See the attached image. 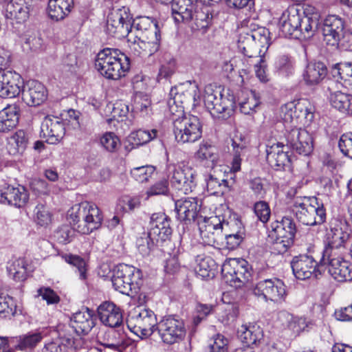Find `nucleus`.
Wrapping results in <instances>:
<instances>
[{"instance_id": "f257e3e1", "label": "nucleus", "mask_w": 352, "mask_h": 352, "mask_svg": "<svg viewBox=\"0 0 352 352\" xmlns=\"http://www.w3.org/2000/svg\"><path fill=\"white\" fill-rule=\"evenodd\" d=\"M129 58L117 49L105 48L98 54L95 67L107 79L118 80L129 69Z\"/></svg>"}, {"instance_id": "f03ea898", "label": "nucleus", "mask_w": 352, "mask_h": 352, "mask_svg": "<svg viewBox=\"0 0 352 352\" xmlns=\"http://www.w3.org/2000/svg\"><path fill=\"white\" fill-rule=\"evenodd\" d=\"M69 216L75 229L83 234H88L99 228L102 224V214L98 207L87 201L75 204L69 210Z\"/></svg>"}, {"instance_id": "7ed1b4c3", "label": "nucleus", "mask_w": 352, "mask_h": 352, "mask_svg": "<svg viewBox=\"0 0 352 352\" xmlns=\"http://www.w3.org/2000/svg\"><path fill=\"white\" fill-rule=\"evenodd\" d=\"M291 208L297 220L303 225H321L326 221L323 204L319 203L315 197H298Z\"/></svg>"}, {"instance_id": "20e7f679", "label": "nucleus", "mask_w": 352, "mask_h": 352, "mask_svg": "<svg viewBox=\"0 0 352 352\" xmlns=\"http://www.w3.org/2000/svg\"><path fill=\"white\" fill-rule=\"evenodd\" d=\"M270 45V32L263 27L241 33L238 40L239 50L250 58L263 56Z\"/></svg>"}, {"instance_id": "39448f33", "label": "nucleus", "mask_w": 352, "mask_h": 352, "mask_svg": "<svg viewBox=\"0 0 352 352\" xmlns=\"http://www.w3.org/2000/svg\"><path fill=\"white\" fill-rule=\"evenodd\" d=\"M250 276V265L244 259L228 258L221 265V280L233 289L242 287Z\"/></svg>"}, {"instance_id": "423d86ee", "label": "nucleus", "mask_w": 352, "mask_h": 352, "mask_svg": "<svg viewBox=\"0 0 352 352\" xmlns=\"http://www.w3.org/2000/svg\"><path fill=\"white\" fill-rule=\"evenodd\" d=\"M142 274L140 270L126 264H119L113 270L111 282L114 289L129 295L130 292H136L140 287Z\"/></svg>"}, {"instance_id": "0eeeda50", "label": "nucleus", "mask_w": 352, "mask_h": 352, "mask_svg": "<svg viewBox=\"0 0 352 352\" xmlns=\"http://www.w3.org/2000/svg\"><path fill=\"white\" fill-rule=\"evenodd\" d=\"M157 322L155 314L148 309L135 308L129 312L126 318L128 328L135 333L140 331L146 337L156 331Z\"/></svg>"}, {"instance_id": "6e6552de", "label": "nucleus", "mask_w": 352, "mask_h": 352, "mask_svg": "<svg viewBox=\"0 0 352 352\" xmlns=\"http://www.w3.org/2000/svg\"><path fill=\"white\" fill-rule=\"evenodd\" d=\"M156 331L162 342L167 344L182 341L186 333L183 320L176 315L164 316L157 322Z\"/></svg>"}, {"instance_id": "1a4fd4ad", "label": "nucleus", "mask_w": 352, "mask_h": 352, "mask_svg": "<svg viewBox=\"0 0 352 352\" xmlns=\"http://www.w3.org/2000/svg\"><path fill=\"white\" fill-rule=\"evenodd\" d=\"M173 132L177 142H195L201 138L202 125L198 117L188 115L175 120Z\"/></svg>"}, {"instance_id": "9d476101", "label": "nucleus", "mask_w": 352, "mask_h": 352, "mask_svg": "<svg viewBox=\"0 0 352 352\" xmlns=\"http://www.w3.org/2000/svg\"><path fill=\"white\" fill-rule=\"evenodd\" d=\"M349 236L350 229L347 223L338 219H333L327 234V244L322 252L324 256H337V250L344 245Z\"/></svg>"}, {"instance_id": "9b49d317", "label": "nucleus", "mask_w": 352, "mask_h": 352, "mask_svg": "<svg viewBox=\"0 0 352 352\" xmlns=\"http://www.w3.org/2000/svg\"><path fill=\"white\" fill-rule=\"evenodd\" d=\"M254 294L263 298L265 301L281 303L287 296L285 285L282 280L270 278L261 280L256 283L253 289Z\"/></svg>"}, {"instance_id": "f8f14e48", "label": "nucleus", "mask_w": 352, "mask_h": 352, "mask_svg": "<svg viewBox=\"0 0 352 352\" xmlns=\"http://www.w3.org/2000/svg\"><path fill=\"white\" fill-rule=\"evenodd\" d=\"M290 264L297 279L305 280L312 277L318 278L321 275L318 263L312 256L306 254L295 256Z\"/></svg>"}, {"instance_id": "ddd939ff", "label": "nucleus", "mask_w": 352, "mask_h": 352, "mask_svg": "<svg viewBox=\"0 0 352 352\" xmlns=\"http://www.w3.org/2000/svg\"><path fill=\"white\" fill-rule=\"evenodd\" d=\"M314 107L306 99L299 100L296 103H287L282 107L285 120L293 122L294 119L299 120L304 124H309L314 120Z\"/></svg>"}, {"instance_id": "4468645a", "label": "nucleus", "mask_w": 352, "mask_h": 352, "mask_svg": "<svg viewBox=\"0 0 352 352\" xmlns=\"http://www.w3.org/2000/svg\"><path fill=\"white\" fill-rule=\"evenodd\" d=\"M169 96L184 107H195L201 101L200 91L195 82L188 81L172 87Z\"/></svg>"}, {"instance_id": "2eb2a0df", "label": "nucleus", "mask_w": 352, "mask_h": 352, "mask_svg": "<svg viewBox=\"0 0 352 352\" xmlns=\"http://www.w3.org/2000/svg\"><path fill=\"white\" fill-rule=\"evenodd\" d=\"M285 137L287 145L300 155L307 156L313 151V138L305 129L292 128Z\"/></svg>"}, {"instance_id": "dca6fc26", "label": "nucleus", "mask_w": 352, "mask_h": 352, "mask_svg": "<svg viewBox=\"0 0 352 352\" xmlns=\"http://www.w3.org/2000/svg\"><path fill=\"white\" fill-rule=\"evenodd\" d=\"M3 14L10 23L23 24L29 19L30 5L25 0H5Z\"/></svg>"}, {"instance_id": "f3484780", "label": "nucleus", "mask_w": 352, "mask_h": 352, "mask_svg": "<svg viewBox=\"0 0 352 352\" xmlns=\"http://www.w3.org/2000/svg\"><path fill=\"white\" fill-rule=\"evenodd\" d=\"M345 22L340 16L335 14L327 16L323 21L322 34L327 44L338 45L344 37Z\"/></svg>"}, {"instance_id": "a211bd4d", "label": "nucleus", "mask_w": 352, "mask_h": 352, "mask_svg": "<svg viewBox=\"0 0 352 352\" xmlns=\"http://www.w3.org/2000/svg\"><path fill=\"white\" fill-rule=\"evenodd\" d=\"M321 261L324 264H328L329 273L335 280L340 282L352 280V265L349 262L340 256H324V254Z\"/></svg>"}, {"instance_id": "6ab92c4d", "label": "nucleus", "mask_w": 352, "mask_h": 352, "mask_svg": "<svg viewBox=\"0 0 352 352\" xmlns=\"http://www.w3.org/2000/svg\"><path fill=\"white\" fill-rule=\"evenodd\" d=\"M65 134L64 123L58 117L46 116L41 126V135L48 144L58 143Z\"/></svg>"}, {"instance_id": "aec40b11", "label": "nucleus", "mask_w": 352, "mask_h": 352, "mask_svg": "<svg viewBox=\"0 0 352 352\" xmlns=\"http://www.w3.org/2000/svg\"><path fill=\"white\" fill-rule=\"evenodd\" d=\"M106 28L109 35L124 37L129 33L131 18L125 10L111 13L107 17Z\"/></svg>"}, {"instance_id": "412c9836", "label": "nucleus", "mask_w": 352, "mask_h": 352, "mask_svg": "<svg viewBox=\"0 0 352 352\" xmlns=\"http://www.w3.org/2000/svg\"><path fill=\"white\" fill-rule=\"evenodd\" d=\"M47 98V91L40 82L30 80L23 85L22 98L28 106H38L43 104Z\"/></svg>"}, {"instance_id": "4be33fe9", "label": "nucleus", "mask_w": 352, "mask_h": 352, "mask_svg": "<svg viewBox=\"0 0 352 352\" xmlns=\"http://www.w3.org/2000/svg\"><path fill=\"white\" fill-rule=\"evenodd\" d=\"M202 202L197 197L180 199L175 201V211L180 221H194L198 216Z\"/></svg>"}, {"instance_id": "5701e85b", "label": "nucleus", "mask_w": 352, "mask_h": 352, "mask_svg": "<svg viewBox=\"0 0 352 352\" xmlns=\"http://www.w3.org/2000/svg\"><path fill=\"white\" fill-rule=\"evenodd\" d=\"M170 183L177 190L188 194L195 186L194 171L188 167L175 168L170 177Z\"/></svg>"}, {"instance_id": "b1692460", "label": "nucleus", "mask_w": 352, "mask_h": 352, "mask_svg": "<svg viewBox=\"0 0 352 352\" xmlns=\"http://www.w3.org/2000/svg\"><path fill=\"white\" fill-rule=\"evenodd\" d=\"M20 76L11 71L0 69V97L14 98L21 93Z\"/></svg>"}, {"instance_id": "393cba45", "label": "nucleus", "mask_w": 352, "mask_h": 352, "mask_svg": "<svg viewBox=\"0 0 352 352\" xmlns=\"http://www.w3.org/2000/svg\"><path fill=\"white\" fill-rule=\"evenodd\" d=\"M170 218L164 213L152 214L150 221L149 233L156 241H165L172 234Z\"/></svg>"}, {"instance_id": "a878e982", "label": "nucleus", "mask_w": 352, "mask_h": 352, "mask_svg": "<svg viewBox=\"0 0 352 352\" xmlns=\"http://www.w3.org/2000/svg\"><path fill=\"white\" fill-rule=\"evenodd\" d=\"M342 86V83L338 82L337 79L329 80L327 89L330 92L329 101L331 106L341 112L346 113L351 105L352 96L337 90Z\"/></svg>"}, {"instance_id": "bb28decb", "label": "nucleus", "mask_w": 352, "mask_h": 352, "mask_svg": "<svg viewBox=\"0 0 352 352\" xmlns=\"http://www.w3.org/2000/svg\"><path fill=\"white\" fill-rule=\"evenodd\" d=\"M300 27V14L294 6L283 12L280 19V30L285 37L296 38V32Z\"/></svg>"}, {"instance_id": "cd10ccee", "label": "nucleus", "mask_w": 352, "mask_h": 352, "mask_svg": "<svg viewBox=\"0 0 352 352\" xmlns=\"http://www.w3.org/2000/svg\"><path fill=\"white\" fill-rule=\"evenodd\" d=\"M98 314L101 322L105 326L114 328L122 323V314L119 307L113 302L106 301L98 307Z\"/></svg>"}, {"instance_id": "c85d7f7f", "label": "nucleus", "mask_w": 352, "mask_h": 352, "mask_svg": "<svg viewBox=\"0 0 352 352\" xmlns=\"http://www.w3.org/2000/svg\"><path fill=\"white\" fill-rule=\"evenodd\" d=\"M28 198V191L22 186L14 187L8 185L0 190V202L2 204L21 208L27 203Z\"/></svg>"}, {"instance_id": "c756f323", "label": "nucleus", "mask_w": 352, "mask_h": 352, "mask_svg": "<svg viewBox=\"0 0 352 352\" xmlns=\"http://www.w3.org/2000/svg\"><path fill=\"white\" fill-rule=\"evenodd\" d=\"M278 319L282 325L295 336L308 331L313 326L312 322L307 321L305 318L294 316L287 311L280 312Z\"/></svg>"}, {"instance_id": "7c9ffc66", "label": "nucleus", "mask_w": 352, "mask_h": 352, "mask_svg": "<svg viewBox=\"0 0 352 352\" xmlns=\"http://www.w3.org/2000/svg\"><path fill=\"white\" fill-rule=\"evenodd\" d=\"M100 345L118 352H124L133 343L132 340L124 333L111 330L104 333Z\"/></svg>"}, {"instance_id": "2f4dec72", "label": "nucleus", "mask_w": 352, "mask_h": 352, "mask_svg": "<svg viewBox=\"0 0 352 352\" xmlns=\"http://www.w3.org/2000/svg\"><path fill=\"white\" fill-rule=\"evenodd\" d=\"M197 0H172L171 10L176 23L188 22L193 18Z\"/></svg>"}, {"instance_id": "473e14b6", "label": "nucleus", "mask_w": 352, "mask_h": 352, "mask_svg": "<svg viewBox=\"0 0 352 352\" xmlns=\"http://www.w3.org/2000/svg\"><path fill=\"white\" fill-rule=\"evenodd\" d=\"M71 327L77 334H87L94 327L93 311L89 308H85L73 314L70 320Z\"/></svg>"}, {"instance_id": "72a5a7b5", "label": "nucleus", "mask_w": 352, "mask_h": 352, "mask_svg": "<svg viewBox=\"0 0 352 352\" xmlns=\"http://www.w3.org/2000/svg\"><path fill=\"white\" fill-rule=\"evenodd\" d=\"M284 145L277 143L267 149V161L274 169L281 170L290 165V158L287 152L283 151Z\"/></svg>"}, {"instance_id": "f704fd0d", "label": "nucleus", "mask_w": 352, "mask_h": 352, "mask_svg": "<svg viewBox=\"0 0 352 352\" xmlns=\"http://www.w3.org/2000/svg\"><path fill=\"white\" fill-rule=\"evenodd\" d=\"M78 340L72 335H60L54 341L46 343L42 352H69V350L78 348Z\"/></svg>"}, {"instance_id": "c9c22d12", "label": "nucleus", "mask_w": 352, "mask_h": 352, "mask_svg": "<svg viewBox=\"0 0 352 352\" xmlns=\"http://www.w3.org/2000/svg\"><path fill=\"white\" fill-rule=\"evenodd\" d=\"M319 25L318 14L311 16L300 14V27L296 32V39H308L312 37L317 31Z\"/></svg>"}, {"instance_id": "e433bc0d", "label": "nucleus", "mask_w": 352, "mask_h": 352, "mask_svg": "<svg viewBox=\"0 0 352 352\" xmlns=\"http://www.w3.org/2000/svg\"><path fill=\"white\" fill-rule=\"evenodd\" d=\"M18 122L19 109L16 105H8L0 111V133L12 130Z\"/></svg>"}, {"instance_id": "4c0bfd02", "label": "nucleus", "mask_w": 352, "mask_h": 352, "mask_svg": "<svg viewBox=\"0 0 352 352\" xmlns=\"http://www.w3.org/2000/svg\"><path fill=\"white\" fill-rule=\"evenodd\" d=\"M72 5L73 0H50L47 14L52 20H62L71 12Z\"/></svg>"}, {"instance_id": "58836bf2", "label": "nucleus", "mask_w": 352, "mask_h": 352, "mask_svg": "<svg viewBox=\"0 0 352 352\" xmlns=\"http://www.w3.org/2000/svg\"><path fill=\"white\" fill-rule=\"evenodd\" d=\"M327 69L321 62L309 63L303 74V78L307 85L318 84L327 75Z\"/></svg>"}, {"instance_id": "ea45409f", "label": "nucleus", "mask_w": 352, "mask_h": 352, "mask_svg": "<svg viewBox=\"0 0 352 352\" xmlns=\"http://www.w3.org/2000/svg\"><path fill=\"white\" fill-rule=\"evenodd\" d=\"M217 270V264L210 256H198L196 258L195 272L201 278H213Z\"/></svg>"}, {"instance_id": "a19ab883", "label": "nucleus", "mask_w": 352, "mask_h": 352, "mask_svg": "<svg viewBox=\"0 0 352 352\" xmlns=\"http://www.w3.org/2000/svg\"><path fill=\"white\" fill-rule=\"evenodd\" d=\"M240 338L243 343L252 349L253 346H256L263 339V331L259 326L254 324L241 327Z\"/></svg>"}, {"instance_id": "79ce46f5", "label": "nucleus", "mask_w": 352, "mask_h": 352, "mask_svg": "<svg viewBox=\"0 0 352 352\" xmlns=\"http://www.w3.org/2000/svg\"><path fill=\"white\" fill-rule=\"evenodd\" d=\"M131 28H135L138 31L137 35L147 34L151 36V32L160 34L157 21L148 16H144L136 18L132 25L131 24Z\"/></svg>"}, {"instance_id": "37998d69", "label": "nucleus", "mask_w": 352, "mask_h": 352, "mask_svg": "<svg viewBox=\"0 0 352 352\" xmlns=\"http://www.w3.org/2000/svg\"><path fill=\"white\" fill-rule=\"evenodd\" d=\"M28 142L26 133L18 130L8 139L7 149L10 154H21L25 150Z\"/></svg>"}, {"instance_id": "c03bdc74", "label": "nucleus", "mask_w": 352, "mask_h": 352, "mask_svg": "<svg viewBox=\"0 0 352 352\" xmlns=\"http://www.w3.org/2000/svg\"><path fill=\"white\" fill-rule=\"evenodd\" d=\"M274 234L282 238L294 239L296 233V226L294 220L289 217H284L280 221H277L275 226H272Z\"/></svg>"}, {"instance_id": "a18cd8bd", "label": "nucleus", "mask_w": 352, "mask_h": 352, "mask_svg": "<svg viewBox=\"0 0 352 352\" xmlns=\"http://www.w3.org/2000/svg\"><path fill=\"white\" fill-rule=\"evenodd\" d=\"M245 98L239 101L240 111L245 115H250L256 111L255 109L260 104V97L256 91L250 90L242 93Z\"/></svg>"}, {"instance_id": "49530a36", "label": "nucleus", "mask_w": 352, "mask_h": 352, "mask_svg": "<svg viewBox=\"0 0 352 352\" xmlns=\"http://www.w3.org/2000/svg\"><path fill=\"white\" fill-rule=\"evenodd\" d=\"M43 340L40 332L29 333L16 338V349L21 351H32Z\"/></svg>"}, {"instance_id": "de8ad7c7", "label": "nucleus", "mask_w": 352, "mask_h": 352, "mask_svg": "<svg viewBox=\"0 0 352 352\" xmlns=\"http://www.w3.org/2000/svg\"><path fill=\"white\" fill-rule=\"evenodd\" d=\"M140 38L145 56H151L158 51L161 39L160 34H155L154 32H151V36L147 34H142L140 35Z\"/></svg>"}, {"instance_id": "09e8293b", "label": "nucleus", "mask_w": 352, "mask_h": 352, "mask_svg": "<svg viewBox=\"0 0 352 352\" xmlns=\"http://www.w3.org/2000/svg\"><path fill=\"white\" fill-rule=\"evenodd\" d=\"M7 270L10 276L16 281H22L26 278V263L23 258H18L8 263Z\"/></svg>"}, {"instance_id": "8fccbe9b", "label": "nucleus", "mask_w": 352, "mask_h": 352, "mask_svg": "<svg viewBox=\"0 0 352 352\" xmlns=\"http://www.w3.org/2000/svg\"><path fill=\"white\" fill-rule=\"evenodd\" d=\"M155 239L148 232H143L136 239V248L142 256H148L154 248Z\"/></svg>"}, {"instance_id": "3c124183", "label": "nucleus", "mask_w": 352, "mask_h": 352, "mask_svg": "<svg viewBox=\"0 0 352 352\" xmlns=\"http://www.w3.org/2000/svg\"><path fill=\"white\" fill-rule=\"evenodd\" d=\"M157 131L156 129L144 130L139 129L130 135V140L133 144L140 146L148 143L157 138Z\"/></svg>"}, {"instance_id": "603ef678", "label": "nucleus", "mask_w": 352, "mask_h": 352, "mask_svg": "<svg viewBox=\"0 0 352 352\" xmlns=\"http://www.w3.org/2000/svg\"><path fill=\"white\" fill-rule=\"evenodd\" d=\"M331 74L333 78H339L352 85V63H340L336 64L331 69Z\"/></svg>"}, {"instance_id": "864d4df0", "label": "nucleus", "mask_w": 352, "mask_h": 352, "mask_svg": "<svg viewBox=\"0 0 352 352\" xmlns=\"http://www.w3.org/2000/svg\"><path fill=\"white\" fill-rule=\"evenodd\" d=\"M218 152L217 147L208 143H204L200 145L196 155L199 159L210 160L214 166H216L218 160Z\"/></svg>"}, {"instance_id": "5fc2aeb1", "label": "nucleus", "mask_w": 352, "mask_h": 352, "mask_svg": "<svg viewBox=\"0 0 352 352\" xmlns=\"http://www.w3.org/2000/svg\"><path fill=\"white\" fill-rule=\"evenodd\" d=\"M210 88L206 90L204 102L207 110L210 113L214 120L220 118V100L212 93H209Z\"/></svg>"}, {"instance_id": "6e6d98bb", "label": "nucleus", "mask_w": 352, "mask_h": 352, "mask_svg": "<svg viewBox=\"0 0 352 352\" xmlns=\"http://www.w3.org/2000/svg\"><path fill=\"white\" fill-rule=\"evenodd\" d=\"M221 118L227 119L234 113L235 105V97L233 91L227 89V96L221 94Z\"/></svg>"}, {"instance_id": "4d7b16f0", "label": "nucleus", "mask_w": 352, "mask_h": 352, "mask_svg": "<svg viewBox=\"0 0 352 352\" xmlns=\"http://www.w3.org/2000/svg\"><path fill=\"white\" fill-rule=\"evenodd\" d=\"M16 310V305L12 297L6 295L0 296V317L10 318L13 316Z\"/></svg>"}, {"instance_id": "13d9d810", "label": "nucleus", "mask_w": 352, "mask_h": 352, "mask_svg": "<svg viewBox=\"0 0 352 352\" xmlns=\"http://www.w3.org/2000/svg\"><path fill=\"white\" fill-rule=\"evenodd\" d=\"M100 145L108 152L113 153L120 146L119 138L113 132H106L100 138Z\"/></svg>"}, {"instance_id": "bf43d9fd", "label": "nucleus", "mask_w": 352, "mask_h": 352, "mask_svg": "<svg viewBox=\"0 0 352 352\" xmlns=\"http://www.w3.org/2000/svg\"><path fill=\"white\" fill-rule=\"evenodd\" d=\"M155 170L153 166H142L131 169V175L137 182L143 183L148 181L154 174Z\"/></svg>"}, {"instance_id": "052dcab7", "label": "nucleus", "mask_w": 352, "mask_h": 352, "mask_svg": "<svg viewBox=\"0 0 352 352\" xmlns=\"http://www.w3.org/2000/svg\"><path fill=\"white\" fill-rule=\"evenodd\" d=\"M151 100L146 95H139L135 98L133 110L140 116L144 117L149 114L151 109Z\"/></svg>"}, {"instance_id": "680f3d73", "label": "nucleus", "mask_w": 352, "mask_h": 352, "mask_svg": "<svg viewBox=\"0 0 352 352\" xmlns=\"http://www.w3.org/2000/svg\"><path fill=\"white\" fill-rule=\"evenodd\" d=\"M168 110L170 116V119L173 121V124H175V120L183 119V117H186L184 113V106L178 103L173 98H169L167 100Z\"/></svg>"}, {"instance_id": "e2e57ef3", "label": "nucleus", "mask_w": 352, "mask_h": 352, "mask_svg": "<svg viewBox=\"0 0 352 352\" xmlns=\"http://www.w3.org/2000/svg\"><path fill=\"white\" fill-rule=\"evenodd\" d=\"M35 221L41 226L47 227L52 222V214L46 206L37 205L34 209Z\"/></svg>"}, {"instance_id": "0e129e2a", "label": "nucleus", "mask_w": 352, "mask_h": 352, "mask_svg": "<svg viewBox=\"0 0 352 352\" xmlns=\"http://www.w3.org/2000/svg\"><path fill=\"white\" fill-rule=\"evenodd\" d=\"M223 295V297L221 298V301L223 306L221 307V309H223L225 314L223 320H226L227 324H229L233 322L237 317L239 313L238 305L234 302H226L225 301V293Z\"/></svg>"}, {"instance_id": "69168bd1", "label": "nucleus", "mask_w": 352, "mask_h": 352, "mask_svg": "<svg viewBox=\"0 0 352 352\" xmlns=\"http://www.w3.org/2000/svg\"><path fill=\"white\" fill-rule=\"evenodd\" d=\"M254 211L257 218L263 223H266L270 217V209L267 202L260 201L255 203Z\"/></svg>"}, {"instance_id": "338daca9", "label": "nucleus", "mask_w": 352, "mask_h": 352, "mask_svg": "<svg viewBox=\"0 0 352 352\" xmlns=\"http://www.w3.org/2000/svg\"><path fill=\"white\" fill-rule=\"evenodd\" d=\"M65 261L76 267L81 279L86 278L87 266L84 259L78 256L69 255L65 257Z\"/></svg>"}, {"instance_id": "774afa93", "label": "nucleus", "mask_w": 352, "mask_h": 352, "mask_svg": "<svg viewBox=\"0 0 352 352\" xmlns=\"http://www.w3.org/2000/svg\"><path fill=\"white\" fill-rule=\"evenodd\" d=\"M338 147L343 155L352 158V133L343 134L340 137Z\"/></svg>"}]
</instances>
